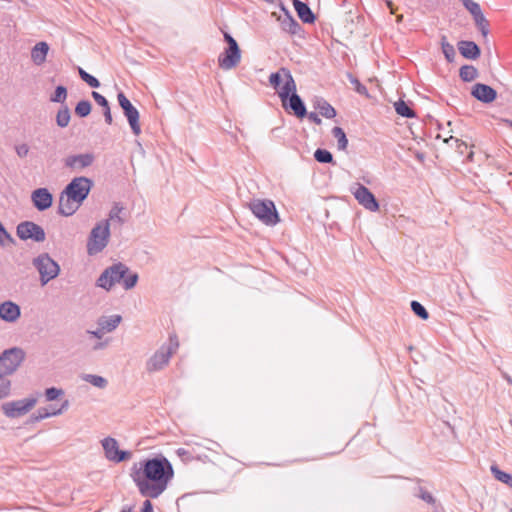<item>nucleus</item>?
Here are the masks:
<instances>
[{
  "label": "nucleus",
  "mask_w": 512,
  "mask_h": 512,
  "mask_svg": "<svg viewBox=\"0 0 512 512\" xmlns=\"http://www.w3.org/2000/svg\"><path fill=\"white\" fill-rule=\"evenodd\" d=\"M130 476L143 497L158 498L174 477L171 462L162 454L135 462Z\"/></svg>",
  "instance_id": "obj_1"
},
{
  "label": "nucleus",
  "mask_w": 512,
  "mask_h": 512,
  "mask_svg": "<svg viewBox=\"0 0 512 512\" xmlns=\"http://www.w3.org/2000/svg\"><path fill=\"white\" fill-rule=\"evenodd\" d=\"M93 184L85 176L73 178L60 194L58 213L66 217L73 215L87 199Z\"/></svg>",
  "instance_id": "obj_2"
},
{
  "label": "nucleus",
  "mask_w": 512,
  "mask_h": 512,
  "mask_svg": "<svg viewBox=\"0 0 512 512\" xmlns=\"http://www.w3.org/2000/svg\"><path fill=\"white\" fill-rule=\"evenodd\" d=\"M287 72V81L283 83L278 96L281 99L283 108L291 112L299 119H303L307 116V109L302 98L297 94V88L295 80L290 71Z\"/></svg>",
  "instance_id": "obj_3"
},
{
  "label": "nucleus",
  "mask_w": 512,
  "mask_h": 512,
  "mask_svg": "<svg viewBox=\"0 0 512 512\" xmlns=\"http://www.w3.org/2000/svg\"><path fill=\"white\" fill-rule=\"evenodd\" d=\"M253 215L267 226H275L280 222L279 213L272 200L254 199L249 204Z\"/></svg>",
  "instance_id": "obj_4"
},
{
  "label": "nucleus",
  "mask_w": 512,
  "mask_h": 512,
  "mask_svg": "<svg viewBox=\"0 0 512 512\" xmlns=\"http://www.w3.org/2000/svg\"><path fill=\"white\" fill-rule=\"evenodd\" d=\"M110 238L109 220L98 222L91 230L88 242L87 252L89 255H95L101 252L108 244Z\"/></svg>",
  "instance_id": "obj_5"
},
{
  "label": "nucleus",
  "mask_w": 512,
  "mask_h": 512,
  "mask_svg": "<svg viewBox=\"0 0 512 512\" xmlns=\"http://www.w3.org/2000/svg\"><path fill=\"white\" fill-rule=\"evenodd\" d=\"M179 346L177 336H169V345L161 346L147 361L146 369L148 372H155L163 369L168 363L172 354L176 351Z\"/></svg>",
  "instance_id": "obj_6"
},
{
  "label": "nucleus",
  "mask_w": 512,
  "mask_h": 512,
  "mask_svg": "<svg viewBox=\"0 0 512 512\" xmlns=\"http://www.w3.org/2000/svg\"><path fill=\"white\" fill-rule=\"evenodd\" d=\"M127 272L128 266L126 264L122 262L114 263L100 274L96 280V286L110 291L116 283L121 284L122 278Z\"/></svg>",
  "instance_id": "obj_7"
},
{
  "label": "nucleus",
  "mask_w": 512,
  "mask_h": 512,
  "mask_svg": "<svg viewBox=\"0 0 512 512\" xmlns=\"http://www.w3.org/2000/svg\"><path fill=\"white\" fill-rule=\"evenodd\" d=\"M33 265L40 274V282L42 286L55 279L60 273L59 264L53 260L48 253H42L34 258Z\"/></svg>",
  "instance_id": "obj_8"
},
{
  "label": "nucleus",
  "mask_w": 512,
  "mask_h": 512,
  "mask_svg": "<svg viewBox=\"0 0 512 512\" xmlns=\"http://www.w3.org/2000/svg\"><path fill=\"white\" fill-rule=\"evenodd\" d=\"M25 353L21 348L13 347L0 355V374L6 376L13 374L23 362Z\"/></svg>",
  "instance_id": "obj_9"
},
{
  "label": "nucleus",
  "mask_w": 512,
  "mask_h": 512,
  "mask_svg": "<svg viewBox=\"0 0 512 512\" xmlns=\"http://www.w3.org/2000/svg\"><path fill=\"white\" fill-rule=\"evenodd\" d=\"M117 99L119 106L121 107L124 116L127 118V121L130 125L132 133L138 136L141 133V126L139 122L140 114L137 108L131 103V101L126 97L124 92L120 91L117 94Z\"/></svg>",
  "instance_id": "obj_10"
},
{
  "label": "nucleus",
  "mask_w": 512,
  "mask_h": 512,
  "mask_svg": "<svg viewBox=\"0 0 512 512\" xmlns=\"http://www.w3.org/2000/svg\"><path fill=\"white\" fill-rule=\"evenodd\" d=\"M34 397L5 402L1 408L5 416L8 418H19L28 413L36 404Z\"/></svg>",
  "instance_id": "obj_11"
},
{
  "label": "nucleus",
  "mask_w": 512,
  "mask_h": 512,
  "mask_svg": "<svg viewBox=\"0 0 512 512\" xmlns=\"http://www.w3.org/2000/svg\"><path fill=\"white\" fill-rule=\"evenodd\" d=\"M16 234L19 239L23 241L31 239L40 243L43 242L46 238L44 229L32 221H23L19 223L16 227Z\"/></svg>",
  "instance_id": "obj_12"
},
{
  "label": "nucleus",
  "mask_w": 512,
  "mask_h": 512,
  "mask_svg": "<svg viewBox=\"0 0 512 512\" xmlns=\"http://www.w3.org/2000/svg\"><path fill=\"white\" fill-rule=\"evenodd\" d=\"M102 447L108 460L121 463L131 458L132 453L128 450H120L118 442L112 437H106L102 441Z\"/></svg>",
  "instance_id": "obj_13"
},
{
  "label": "nucleus",
  "mask_w": 512,
  "mask_h": 512,
  "mask_svg": "<svg viewBox=\"0 0 512 512\" xmlns=\"http://www.w3.org/2000/svg\"><path fill=\"white\" fill-rule=\"evenodd\" d=\"M355 190L352 191L355 199L365 209L376 212L379 210L380 205L375 195L364 185L360 183L355 184Z\"/></svg>",
  "instance_id": "obj_14"
},
{
  "label": "nucleus",
  "mask_w": 512,
  "mask_h": 512,
  "mask_svg": "<svg viewBox=\"0 0 512 512\" xmlns=\"http://www.w3.org/2000/svg\"><path fill=\"white\" fill-rule=\"evenodd\" d=\"M241 60V49L238 46L226 47L218 57V65L224 70L235 68Z\"/></svg>",
  "instance_id": "obj_15"
},
{
  "label": "nucleus",
  "mask_w": 512,
  "mask_h": 512,
  "mask_svg": "<svg viewBox=\"0 0 512 512\" xmlns=\"http://www.w3.org/2000/svg\"><path fill=\"white\" fill-rule=\"evenodd\" d=\"M94 160L93 153L70 155L64 159V166L74 171H81L91 166Z\"/></svg>",
  "instance_id": "obj_16"
},
{
  "label": "nucleus",
  "mask_w": 512,
  "mask_h": 512,
  "mask_svg": "<svg viewBox=\"0 0 512 512\" xmlns=\"http://www.w3.org/2000/svg\"><path fill=\"white\" fill-rule=\"evenodd\" d=\"M470 93L476 100L484 104L492 103L497 98V91L493 87L483 83L474 84Z\"/></svg>",
  "instance_id": "obj_17"
},
{
  "label": "nucleus",
  "mask_w": 512,
  "mask_h": 512,
  "mask_svg": "<svg viewBox=\"0 0 512 512\" xmlns=\"http://www.w3.org/2000/svg\"><path fill=\"white\" fill-rule=\"evenodd\" d=\"M31 200L38 211H45L53 204V195L47 188H37L31 194Z\"/></svg>",
  "instance_id": "obj_18"
},
{
  "label": "nucleus",
  "mask_w": 512,
  "mask_h": 512,
  "mask_svg": "<svg viewBox=\"0 0 512 512\" xmlns=\"http://www.w3.org/2000/svg\"><path fill=\"white\" fill-rule=\"evenodd\" d=\"M459 53L462 57L468 60H476L481 55V49L479 45L470 40H461L457 43Z\"/></svg>",
  "instance_id": "obj_19"
},
{
  "label": "nucleus",
  "mask_w": 512,
  "mask_h": 512,
  "mask_svg": "<svg viewBox=\"0 0 512 512\" xmlns=\"http://www.w3.org/2000/svg\"><path fill=\"white\" fill-rule=\"evenodd\" d=\"M21 315L19 305L12 301H4L0 304V318L6 322H15Z\"/></svg>",
  "instance_id": "obj_20"
},
{
  "label": "nucleus",
  "mask_w": 512,
  "mask_h": 512,
  "mask_svg": "<svg viewBox=\"0 0 512 512\" xmlns=\"http://www.w3.org/2000/svg\"><path fill=\"white\" fill-rule=\"evenodd\" d=\"M281 9L284 11V17L281 19L282 29L291 35H299V33L302 31L300 24L295 20V18L283 4H281Z\"/></svg>",
  "instance_id": "obj_21"
},
{
  "label": "nucleus",
  "mask_w": 512,
  "mask_h": 512,
  "mask_svg": "<svg viewBox=\"0 0 512 512\" xmlns=\"http://www.w3.org/2000/svg\"><path fill=\"white\" fill-rule=\"evenodd\" d=\"M294 9L303 23L312 24L316 20V16L309 5L301 0H293Z\"/></svg>",
  "instance_id": "obj_22"
},
{
  "label": "nucleus",
  "mask_w": 512,
  "mask_h": 512,
  "mask_svg": "<svg viewBox=\"0 0 512 512\" xmlns=\"http://www.w3.org/2000/svg\"><path fill=\"white\" fill-rule=\"evenodd\" d=\"M49 52V45L44 42H38L31 50V59L35 65H42L46 61Z\"/></svg>",
  "instance_id": "obj_23"
},
{
  "label": "nucleus",
  "mask_w": 512,
  "mask_h": 512,
  "mask_svg": "<svg viewBox=\"0 0 512 512\" xmlns=\"http://www.w3.org/2000/svg\"><path fill=\"white\" fill-rule=\"evenodd\" d=\"M314 108L319 111L320 115L327 119H332L337 114L335 108L322 97L316 98Z\"/></svg>",
  "instance_id": "obj_24"
},
{
  "label": "nucleus",
  "mask_w": 512,
  "mask_h": 512,
  "mask_svg": "<svg viewBox=\"0 0 512 512\" xmlns=\"http://www.w3.org/2000/svg\"><path fill=\"white\" fill-rule=\"evenodd\" d=\"M122 317L120 315L102 316L98 320L99 327L105 332H111L120 324Z\"/></svg>",
  "instance_id": "obj_25"
},
{
  "label": "nucleus",
  "mask_w": 512,
  "mask_h": 512,
  "mask_svg": "<svg viewBox=\"0 0 512 512\" xmlns=\"http://www.w3.org/2000/svg\"><path fill=\"white\" fill-rule=\"evenodd\" d=\"M289 69L282 67L278 71L273 72L269 76V84L278 92L281 90L283 82L287 81V72Z\"/></svg>",
  "instance_id": "obj_26"
},
{
  "label": "nucleus",
  "mask_w": 512,
  "mask_h": 512,
  "mask_svg": "<svg viewBox=\"0 0 512 512\" xmlns=\"http://www.w3.org/2000/svg\"><path fill=\"white\" fill-rule=\"evenodd\" d=\"M71 119V112L67 105H61L56 113V124L60 128H65L69 125Z\"/></svg>",
  "instance_id": "obj_27"
},
{
  "label": "nucleus",
  "mask_w": 512,
  "mask_h": 512,
  "mask_svg": "<svg viewBox=\"0 0 512 512\" xmlns=\"http://www.w3.org/2000/svg\"><path fill=\"white\" fill-rule=\"evenodd\" d=\"M479 75L477 68L473 65H463L459 69V77L463 82H472Z\"/></svg>",
  "instance_id": "obj_28"
},
{
  "label": "nucleus",
  "mask_w": 512,
  "mask_h": 512,
  "mask_svg": "<svg viewBox=\"0 0 512 512\" xmlns=\"http://www.w3.org/2000/svg\"><path fill=\"white\" fill-rule=\"evenodd\" d=\"M394 109L396 113L404 118H414L416 117V113L414 110L402 99H399L394 103Z\"/></svg>",
  "instance_id": "obj_29"
},
{
  "label": "nucleus",
  "mask_w": 512,
  "mask_h": 512,
  "mask_svg": "<svg viewBox=\"0 0 512 512\" xmlns=\"http://www.w3.org/2000/svg\"><path fill=\"white\" fill-rule=\"evenodd\" d=\"M490 471L496 480L512 488V474L501 470L496 464L491 465Z\"/></svg>",
  "instance_id": "obj_30"
},
{
  "label": "nucleus",
  "mask_w": 512,
  "mask_h": 512,
  "mask_svg": "<svg viewBox=\"0 0 512 512\" xmlns=\"http://www.w3.org/2000/svg\"><path fill=\"white\" fill-rule=\"evenodd\" d=\"M67 88L63 85H58L54 92L50 95L49 100L53 103H59L61 105H66V99H67Z\"/></svg>",
  "instance_id": "obj_31"
},
{
  "label": "nucleus",
  "mask_w": 512,
  "mask_h": 512,
  "mask_svg": "<svg viewBox=\"0 0 512 512\" xmlns=\"http://www.w3.org/2000/svg\"><path fill=\"white\" fill-rule=\"evenodd\" d=\"M441 49L447 62L452 63L456 56L455 48L452 44L447 41V37L443 35L441 37Z\"/></svg>",
  "instance_id": "obj_32"
},
{
  "label": "nucleus",
  "mask_w": 512,
  "mask_h": 512,
  "mask_svg": "<svg viewBox=\"0 0 512 512\" xmlns=\"http://www.w3.org/2000/svg\"><path fill=\"white\" fill-rule=\"evenodd\" d=\"M314 159L323 164H335L332 153L323 148H317L314 152Z\"/></svg>",
  "instance_id": "obj_33"
},
{
  "label": "nucleus",
  "mask_w": 512,
  "mask_h": 512,
  "mask_svg": "<svg viewBox=\"0 0 512 512\" xmlns=\"http://www.w3.org/2000/svg\"><path fill=\"white\" fill-rule=\"evenodd\" d=\"M139 280V275L136 272H132L130 268L128 267V272L125 274V276L122 278L121 285L125 290H131L133 289Z\"/></svg>",
  "instance_id": "obj_34"
},
{
  "label": "nucleus",
  "mask_w": 512,
  "mask_h": 512,
  "mask_svg": "<svg viewBox=\"0 0 512 512\" xmlns=\"http://www.w3.org/2000/svg\"><path fill=\"white\" fill-rule=\"evenodd\" d=\"M473 19H474L475 25L481 32L482 36L486 38L489 34V26H490L489 21L484 17L482 11L480 13L476 14L475 16H473Z\"/></svg>",
  "instance_id": "obj_35"
},
{
  "label": "nucleus",
  "mask_w": 512,
  "mask_h": 512,
  "mask_svg": "<svg viewBox=\"0 0 512 512\" xmlns=\"http://www.w3.org/2000/svg\"><path fill=\"white\" fill-rule=\"evenodd\" d=\"M82 379L84 381L90 383L91 385H93V386H95L97 388H100V389H104L108 385L107 379L102 377V376H99V375L84 374L82 376Z\"/></svg>",
  "instance_id": "obj_36"
},
{
  "label": "nucleus",
  "mask_w": 512,
  "mask_h": 512,
  "mask_svg": "<svg viewBox=\"0 0 512 512\" xmlns=\"http://www.w3.org/2000/svg\"><path fill=\"white\" fill-rule=\"evenodd\" d=\"M332 135L337 139V146L339 150H346L348 146V139L346 133L341 127H334L332 129Z\"/></svg>",
  "instance_id": "obj_37"
},
{
  "label": "nucleus",
  "mask_w": 512,
  "mask_h": 512,
  "mask_svg": "<svg viewBox=\"0 0 512 512\" xmlns=\"http://www.w3.org/2000/svg\"><path fill=\"white\" fill-rule=\"evenodd\" d=\"M92 110V104L89 100H81L75 106V114L80 118L87 117Z\"/></svg>",
  "instance_id": "obj_38"
},
{
  "label": "nucleus",
  "mask_w": 512,
  "mask_h": 512,
  "mask_svg": "<svg viewBox=\"0 0 512 512\" xmlns=\"http://www.w3.org/2000/svg\"><path fill=\"white\" fill-rule=\"evenodd\" d=\"M410 306L412 312L420 319L427 320L429 318L427 309L420 302L413 300L411 301Z\"/></svg>",
  "instance_id": "obj_39"
},
{
  "label": "nucleus",
  "mask_w": 512,
  "mask_h": 512,
  "mask_svg": "<svg viewBox=\"0 0 512 512\" xmlns=\"http://www.w3.org/2000/svg\"><path fill=\"white\" fill-rule=\"evenodd\" d=\"M348 79L350 83L354 86L355 91L359 93L360 95H363L365 97H370L368 89L365 85H363L355 76H353L351 73H348Z\"/></svg>",
  "instance_id": "obj_40"
},
{
  "label": "nucleus",
  "mask_w": 512,
  "mask_h": 512,
  "mask_svg": "<svg viewBox=\"0 0 512 512\" xmlns=\"http://www.w3.org/2000/svg\"><path fill=\"white\" fill-rule=\"evenodd\" d=\"M67 406H68V401L66 400V401L62 404L61 408H60V409H58V410H55V411L50 412L47 408H45V407H40V408L37 410V412H38L39 417H41V419L43 420V419H46V418H48V417L56 416V415H58V414H61V413H62V411H63V409L67 408Z\"/></svg>",
  "instance_id": "obj_41"
},
{
  "label": "nucleus",
  "mask_w": 512,
  "mask_h": 512,
  "mask_svg": "<svg viewBox=\"0 0 512 512\" xmlns=\"http://www.w3.org/2000/svg\"><path fill=\"white\" fill-rule=\"evenodd\" d=\"M11 382L0 374V400L10 394Z\"/></svg>",
  "instance_id": "obj_42"
},
{
  "label": "nucleus",
  "mask_w": 512,
  "mask_h": 512,
  "mask_svg": "<svg viewBox=\"0 0 512 512\" xmlns=\"http://www.w3.org/2000/svg\"><path fill=\"white\" fill-rule=\"evenodd\" d=\"M460 1H461L462 5L470 12L472 17L482 11L480 5L477 2H474L473 0H460Z\"/></svg>",
  "instance_id": "obj_43"
},
{
  "label": "nucleus",
  "mask_w": 512,
  "mask_h": 512,
  "mask_svg": "<svg viewBox=\"0 0 512 512\" xmlns=\"http://www.w3.org/2000/svg\"><path fill=\"white\" fill-rule=\"evenodd\" d=\"M122 210L123 207L120 205V203H115L109 212V219L117 220L120 224H123L124 219L120 216Z\"/></svg>",
  "instance_id": "obj_44"
},
{
  "label": "nucleus",
  "mask_w": 512,
  "mask_h": 512,
  "mask_svg": "<svg viewBox=\"0 0 512 512\" xmlns=\"http://www.w3.org/2000/svg\"><path fill=\"white\" fill-rule=\"evenodd\" d=\"M64 394V391L60 388L50 387L45 390V397L48 401H54L58 399L61 395Z\"/></svg>",
  "instance_id": "obj_45"
},
{
  "label": "nucleus",
  "mask_w": 512,
  "mask_h": 512,
  "mask_svg": "<svg viewBox=\"0 0 512 512\" xmlns=\"http://www.w3.org/2000/svg\"><path fill=\"white\" fill-rule=\"evenodd\" d=\"M416 496L428 504L435 503V498L433 497V495L421 486L418 487V493L416 494Z\"/></svg>",
  "instance_id": "obj_46"
},
{
  "label": "nucleus",
  "mask_w": 512,
  "mask_h": 512,
  "mask_svg": "<svg viewBox=\"0 0 512 512\" xmlns=\"http://www.w3.org/2000/svg\"><path fill=\"white\" fill-rule=\"evenodd\" d=\"M92 97L95 100V102L103 108V110L110 107L108 100L102 94L93 91Z\"/></svg>",
  "instance_id": "obj_47"
},
{
  "label": "nucleus",
  "mask_w": 512,
  "mask_h": 512,
  "mask_svg": "<svg viewBox=\"0 0 512 512\" xmlns=\"http://www.w3.org/2000/svg\"><path fill=\"white\" fill-rule=\"evenodd\" d=\"M84 82L88 84L91 88H99L101 85L100 81L91 74L85 76Z\"/></svg>",
  "instance_id": "obj_48"
},
{
  "label": "nucleus",
  "mask_w": 512,
  "mask_h": 512,
  "mask_svg": "<svg viewBox=\"0 0 512 512\" xmlns=\"http://www.w3.org/2000/svg\"><path fill=\"white\" fill-rule=\"evenodd\" d=\"M16 153L20 158H24L29 153V147L27 144H20L15 147Z\"/></svg>",
  "instance_id": "obj_49"
},
{
  "label": "nucleus",
  "mask_w": 512,
  "mask_h": 512,
  "mask_svg": "<svg viewBox=\"0 0 512 512\" xmlns=\"http://www.w3.org/2000/svg\"><path fill=\"white\" fill-rule=\"evenodd\" d=\"M224 41L227 43V47L238 46L237 41L228 32H223Z\"/></svg>",
  "instance_id": "obj_50"
},
{
  "label": "nucleus",
  "mask_w": 512,
  "mask_h": 512,
  "mask_svg": "<svg viewBox=\"0 0 512 512\" xmlns=\"http://www.w3.org/2000/svg\"><path fill=\"white\" fill-rule=\"evenodd\" d=\"M311 122L317 124V125H320L322 123V120L321 118L319 117V115L316 113V112H310L308 113L307 112V116H306Z\"/></svg>",
  "instance_id": "obj_51"
},
{
  "label": "nucleus",
  "mask_w": 512,
  "mask_h": 512,
  "mask_svg": "<svg viewBox=\"0 0 512 512\" xmlns=\"http://www.w3.org/2000/svg\"><path fill=\"white\" fill-rule=\"evenodd\" d=\"M140 512H154L153 511V504L149 499H146L143 502L142 508Z\"/></svg>",
  "instance_id": "obj_52"
},
{
  "label": "nucleus",
  "mask_w": 512,
  "mask_h": 512,
  "mask_svg": "<svg viewBox=\"0 0 512 512\" xmlns=\"http://www.w3.org/2000/svg\"><path fill=\"white\" fill-rule=\"evenodd\" d=\"M103 115H104L105 122L107 124L111 125L112 121H113V118H112L110 107L103 110Z\"/></svg>",
  "instance_id": "obj_53"
},
{
  "label": "nucleus",
  "mask_w": 512,
  "mask_h": 512,
  "mask_svg": "<svg viewBox=\"0 0 512 512\" xmlns=\"http://www.w3.org/2000/svg\"><path fill=\"white\" fill-rule=\"evenodd\" d=\"M41 420H42L41 417H39L38 412L36 411L35 413L30 415L27 423L28 424H34V423L39 422Z\"/></svg>",
  "instance_id": "obj_54"
},
{
  "label": "nucleus",
  "mask_w": 512,
  "mask_h": 512,
  "mask_svg": "<svg viewBox=\"0 0 512 512\" xmlns=\"http://www.w3.org/2000/svg\"><path fill=\"white\" fill-rule=\"evenodd\" d=\"M103 332H104V330H102L101 327L94 331H88V333H90L93 337L98 338V339L102 338Z\"/></svg>",
  "instance_id": "obj_55"
},
{
  "label": "nucleus",
  "mask_w": 512,
  "mask_h": 512,
  "mask_svg": "<svg viewBox=\"0 0 512 512\" xmlns=\"http://www.w3.org/2000/svg\"><path fill=\"white\" fill-rule=\"evenodd\" d=\"M386 6L389 8L390 12L394 14L397 10V7L391 0H385Z\"/></svg>",
  "instance_id": "obj_56"
},
{
  "label": "nucleus",
  "mask_w": 512,
  "mask_h": 512,
  "mask_svg": "<svg viewBox=\"0 0 512 512\" xmlns=\"http://www.w3.org/2000/svg\"><path fill=\"white\" fill-rule=\"evenodd\" d=\"M177 454L180 456V457H184V456H189L190 453L189 451L185 450L184 448H179L177 450Z\"/></svg>",
  "instance_id": "obj_57"
},
{
  "label": "nucleus",
  "mask_w": 512,
  "mask_h": 512,
  "mask_svg": "<svg viewBox=\"0 0 512 512\" xmlns=\"http://www.w3.org/2000/svg\"><path fill=\"white\" fill-rule=\"evenodd\" d=\"M78 73H79V76L80 78L84 81L85 79V76L89 75L88 72H86L83 68L81 67H78Z\"/></svg>",
  "instance_id": "obj_58"
},
{
  "label": "nucleus",
  "mask_w": 512,
  "mask_h": 512,
  "mask_svg": "<svg viewBox=\"0 0 512 512\" xmlns=\"http://www.w3.org/2000/svg\"><path fill=\"white\" fill-rule=\"evenodd\" d=\"M502 377L512 386V377L508 373L502 372Z\"/></svg>",
  "instance_id": "obj_59"
},
{
  "label": "nucleus",
  "mask_w": 512,
  "mask_h": 512,
  "mask_svg": "<svg viewBox=\"0 0 512 512\" xmlns=\"http://www.w3.org/2000/svg\"><path fill=\"white\" fill-rule=\"evenodd\" d=\"M415 156H416V159H417L419 162H421V163H422V162H424V160H425V155H424V153L417 152Z\"/></svg>",
  "instance_id": "obj_60"
},
{
  "label": "nucleus",
  "mask_w": 512,
  "mask_h": 512,
  "mask_svg": "<svg viewBox=\"0 0 512 512\" xmlns=\"http://www.w3.org/2000/svg\"><path fill=\"white\" fill-rule=\"evenodd\" d=\"M105 346V343L99 342L94 346V350L102 349Z\"/></svg>",
  "instance_id": "obj_61"
},
{
  "label": "nucleus",
  "mask_w": 512,
  "mask_h": 512,
  "mask_svg": "<svg viewBox=\"0 0 512 512\" xmlns=\"http://www.w3.org/2000/svg\"><path fill=\"white\" fill-rule=\"evenodd\" d=\"M120 512H132L131 507H124Z\"/></svg>",
  "instance_id": "obj_62"
},
{
  "label": "nucleus",
  "mask_w": 512,
  "mask_h": 512,
  "mask_svg": "<svg viewBox=\"0 0 512 512\" xmlns=\"http://www.w3.org/2000/svg\"><path fill=\"white\" fill-rule=\"evenodd\" d=\"M264 1L267 2V3H274L275 2V0H264Z\"/></svg>",
  "instance_id": "obj_63"
},
{
  "label": "nucleus",
  "mask_w": 512,
  "mask_h": 512,
  "mask_svg": "<svg viewBox=\"0 0 512 512\" xmlns=\"http://www.w3.org/2000/svg\"><path fill=\"white\" fill-rule=\"evenodd\" d=\"M510 126L512 127V121H509Z\"/></svg>",
  "instance_id": "obj_64"
}]
</instances>
